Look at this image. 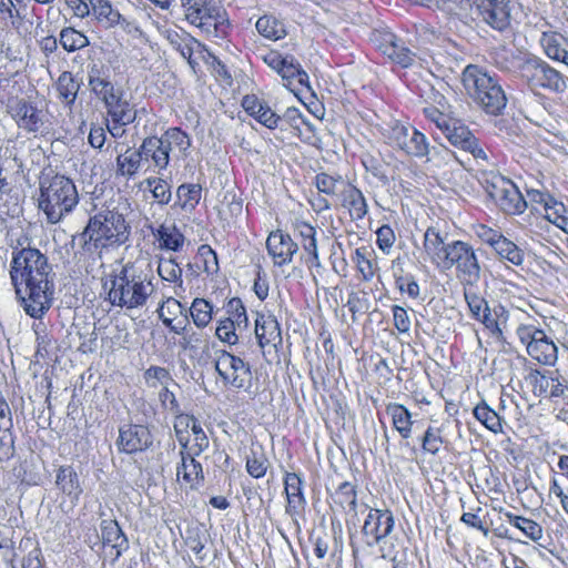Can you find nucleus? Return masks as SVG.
<instances>
[{
	"mask_svg": "<svg viewBox=\"0 0 568 568\" xmlns=\"http://www.w3.org/2000/svg\"><path fill=\"white\" fill-rule=\"evenodd\" d=\"M9 273L26 314L42 318L52 306L54 295L55 274L48 257L36 247L16 248Z\"/></svg>",
	"mask_w": 568,
	"mask_h": 568,
	"instance_id": "nucleus-1",
	"label": "nucleus"
},
{
	"mask_svg": "<svg viewBox=\"0 0 568 568\" xmlns=\"http://www.w3.org/2000/svg\"><path fill=\"white\" fill-rule=\"evenodd\" d=\"M105 301L125 311L142 308L154 291L152 275L139 262L113 268L103 281Z\"/></svg>",
	"mask_w": 568,
	"mask_h": 568,
	"instance_id": "nucleus-2",
	"label": "nucleus"
},
{
	"mask_svg": "<svg viewBox=\"0 0 568 568\" xmlns=\"http://www.w3.org/2000/svg\"><path fill=\"white\" fill-rule=\"evenodd\" d=\"M131 225L119 206L101 207L89 217L83 231L78 235L83 251L88 253L114 250L126 245L131 237Z\"/></svg>",
	"mask_w": 568,
	"mask_h": 568,
	"instance_id": "nucleus-3",
	"label": "nucleus"
},
{
	"mask_svg": "<svg viewBox=\"0 0 568 568\" xmlns=\"http://www.w3.org/2000/svg\"><path fill=\"white\" fill-rule=\"evenodd\" d=\"M78 203L79 194L71 179L55 174L40 180L38 206L44 213L48 223H59Z\"/></svg>",
	"mask_w": 568,
	"mask_h": 568,
	"instance_id": "nucleus-4",
	"label": "nucleus"
},
{
	"mask_svg": "<svg viewBox=\"0 0 568 568\" xmlns=\"http://www.w3.org/2000/svg\"><path fill=\"white\" fill-rule=\"evenodd\" d=\"M463 83L469 97L485 113L494 116L504 113L508 100L496 75L469 64L463 72Z\"/></svg>",
	"mask_w": 568,
	"mask_h": 568,
	"instance_id": "nucleus-5",
	"label": "nucleus"
},
{
	"mask_svg": "<svg viewBox=\"0 0 568 568\" xmlns=\"http://www.w3.org/2000/svg\"><path fill=\"white\" fill-rule=\"evenodd\" d=\"M387 138L394 148L412 158L426 159L430 162L437 158L445 161L452 155L445 146H432L426 135L410 124L396 121L390 126Z\"/></svg>",
	"mask_w": 568,
	"mask_h": 568,
	"instance_id": "nucleus-6",
	"label": "nucleus"
},
{
	"mask_svg": "<svg viewBox=\"0 0 568 568\" xmlns=\"http://www.w3.org/2000/svg\"><path fill=\"white\" fill-rule=\"evenodd\" d=\"M191 138L180 128H169L160 136L151 135L143 139L140 150L144 162H151L158 172L166 170L170 154L178 150L183 156L191 148Z\"/></svg>",
	"mask_w": 568,
	"mask_h": 568,
	"instance_id": "nucleus-7",
	"label": "nucleus"
},
{
	"mask_svg": "<svg viewBox=\"0 0 568 568\" xmlns=\"http://www.w3.org/2000/svg\"><path fill=\"white\" fill-rule=\"evenodd\" d=\"M487 194L506 214H521L527 207V201L519 189L509 179L499 173L490 172L481 179Z\"/></svg>",
	"mask_w": 568,
	"mask_h": 568,
	"instance_id": "nucleus-8",
	"label": "nucleus"
},
{
	"mask_svg": "<svg viewBox=\"0 0 568 568\" xmlns=\"http://www.w3.org/2000/svg\"><path fill=\"white\" fill-rule=\"evenodd\" d=\"M456 268V277L463 286H477L481 276L479 260L473 246L464 241H452L442 267Z\"/></svg>",
	"mask_w": 568,
	"mask_h": 568,
	"instance_id": "nucleus-9",
	"label": "nucleus"
},
{
	"mask_svg": "<svg viewBox=\"0 0 568 568\" xmlns=\"http://www.w3.org/2000/svg\"><path fill=\"white\" fill-rule=\"evenodd\" d=\"M516 335L526 346L527 354L541 365L554 366L558 359V347L545 331L535 324H519Z\"/></svg>",
	"mask_w": 568,
	"mask_h": 568,
	"instance_id": "nucleus-10",
	"label": "nucleus"
},
{
	"mask_svg": "<svg viewBox=\"0 0 568 568\" xmlns=\"http://www.w3.org/2000/svg\"><path fill=\"white\" fill-rule=\"evenodd\" d=\"M215 371L225 385L237 389H246L251 386L252 372L250 364L226 351H221L217 354Z\"/></svg>",
	"mask_w": 568,
	"mask_h": 568,
	"instance_id": "nucleus-11",
	"label": "nucleus"
},
{
	"mask_svg": "<svg viewBox=\"0 0 568 568\" xmlns=\"http://www.w3.org/2000/svg\"><path fill=\"white\" fill-rule=\"evenodd\" d=\"M521 70L530 88H542L556 93L567 88L561 74L540 59L526 60Z\"/></svg>",
	"mask_w": 568,
	"mask_h": 568,
	"instance_id": "nucleus-12",
	"label": "nucleus"
},
{
	"mask_svg": "<svg viewBox=\"0 0 568 568\" xmlns=\"http://www.w3.org/2000/svg\"><path fill=\"white\" fill-rule=\"evenodd\" d=\"M395 529V517L389 509L369 508L362 527L365 544L374 547L383 542Z\"/></svg>",
	"mask_w": 568,
	"mask_h": 568,
	"instance_id": "nucleus-13",
	"label": "nucleus"
},
{
	"mask_svg": "<svg viewBox=\"0 0 568 568\" xmlns=\"http://www.w3.org/2000/svg\"><path fill=\"white\" fill-rule=\"evenodd\" d=\"M463 287L464 298L471 317L483 323L494 335H501V329L496 317L499 316L498 310L504 314L505 308L503 306L495 307L493 313L486 298L478 293L477 286L466 285Z\"/></svg>",
	"mask_w": 568,
	"mask_h": 568,
	"instance_id": "nucleus-14",
	"label": "nucleus"
},
{
	"mask_svg": "<svg viewBox=\"0 0 568 568\" xmlns=\"http://www.w3.org/2000/svg\"><path fill=\"white\" fill-rule=\"evenodd\" d=\"M162 34L172 49L178 51L181 57L187 61L192 70L195 71L197 67V62L193 59V55L205 59V52H207L205 45L185 30L169 28L165 29Z\"/></svg>",
	"mask_w": 568,
	"mask_h": 568,
	"instance_id": "nucleus-15",
	"label": "nucleus"
},
{
	"mask_svg": "<svg viewBox=\"0 0 568 568\" xmlns=\"http://www.w3.org/2000/svg\"><path fill=\"white\" fill-rule=\"evenodd\" d=\"M153 444V436L146 426L139 424H124L119 427L116 446L120 453L135 454L149 449Z\"/></svg>",
	"mask_w": 568,
	"mask_h": 568,
	"instance_id": "nucleus-16",
	"label": "nucleus"
},
{
	"mask_svg": "<svg viewBox=\"0 0 568 568\" xmlns=\"http://www.w3.org/2000/svg\"><path fill=\"white\" fill-rule=\"evenodd\" d=\"M91 13L104 28L121 27L126 33L138 32L139 27L134 21L128 20L109 0H89Z\"/></svg>",
	"mask_w": 568,
	"mask_h": 568,
	"instance_id": "nucleus-17",
	"label": "nucleus"
},
{
	"mask_svg": "<svg viewBox=\"0 0 568 568\" xmlns=\"http://www.w3.org/2000/svg\"><path fill=\"white\" fill-rule=\"evenodd\" d=\"M267 253L273 260L275 266H284L292 262L298 246L292 240L291 235L281 230L270 233L266 240Z\"/></svg>",
	"mask_w": 568,
	"mask_h": 568,
	"instance_id": "nucleus-18",
	"label": "nucleus"
},
{
	"mask_svg": "<svg viewBox=\"0 0 568 568\" xmlns=\"http://www.w3.org/2000/svg\"><path fill=\"white\" fill-rule=\"evenodd\" d=\"M8 113L20 129L28 132H38L43 122L41 112L23 99H16L8 104Z\"/></svg>",
	"mask_w": 568,
	"mask_h": 568,
	"instance_id": "nucleus-19",
	"label": "nucleus"
},
{
	"mask_svg": "<svg viewBox=\"0 0 568 568\" xmlns=\"http://www.w3.org/2000/svg\"><path fill=\"white\" fill-rule=\"evenodd\" d=\"M480 20L496 31L504 32L510 27V8L508 0H495L485 6H477Z\"/></svg>",
	"mask_w": 568,
	"mask_h": 568,
	"instance_id": "nucleus-20",
	"label": "nucleus"
},
{
	"mask_svg": "<svg viewBox=\"0 0 568 568\" xmlns=\"http://www.w3.org/2000/svg\"><path fill=\"white\" fill-rule=\"evenodd\" d=\"M101 544L110 547L111 556L118 559L129 548V541L115 519H103L100 524Z\"/></svg>",
	"mask_w": 568,
	"mask_h": 568,
	"instance_id": "nucleus-21",
	"label": "nucleus"
},
{
	"mask_svg": "<svg viewBox=\"0 0 568 568\" xmlns=\"http://www.w3.org/2000/svg\"><path fill=\"white\" fill-rule=\"evenodd\" d=\"M243 109L261 124L268 129L281 128L282 118L277 115L264 101L255 95H245L242 100Z\"/></svg>",
	"mask_w": 568,
	"mask_h": 568,
	"instance_id": "nucleus-22",
	"label": "nucleus"
},
{
	"mask_svg": "<svg viewBox=\"0 0 568 568\" xmlns=\"http://www.w3.org/2000/svg\"><path fill=\"white\" fill-rule=\"evenodd\" d=\"M304 481L300 474L286 473L284 476V491L287 498L286 513L290 515L298 514L306 505V498L303 493Z\"/></svg>",
	"mask_w": 568,
	"mask_h": 568,
	"instance_id": "nucleus-23",
	"label": "nucleus"
},
{
	"mask_svg": "<svg viewBox=\"0 0 568 568\" xmlns=\"http://www.w3.org/2000/svg\"><path fill=\"white\" fill-rule=\"evenodd\" d=\"M55 486L72 503H78L83 491L79 475L70 465H62L57 469Z\"/></svg>",
	"mask_w": 568,
	"mask_h": 568,
	"instance_id": "nucleus-24",
	"label": "nucleus"
},
{
	"mask_svg": "<svg viewBox=\"0 0 568 568\" xmlns=\"http://www.w3.org/2000/svg\"><path fill=\"white\" fill-rule=\"evenodd\" d=\"M446 236L435 227H428L424 234V247L432 262L442 266L446 260V254L452 247V242H445Z\"/></svg>",
	"mask_w": 568,
	"mask_h": 568,
	"instance_id": "nucleus-25",
	"label": "nucleus"
},
{
	"mask_svg": "<svg viewBox=\"0 0 568 568\" xmlns=\"http://www.w3.org/2000/svg\"><path fill=\"white\" fill-rule=\"evenodd\" d=\"M342 205L348 210L353 221L363 220L368 213V205L363 192L352 183L345 185L341 195Z\"/></svg>",
	"mask_w": 568,
	"mask_h": 568,
	"instance_id": "nucleus-26",
	"label": "nucleus"
},
{
	"mask_svg": "<svg viewBox=\"0 0 568 568\" xmlns=\"http://www.w3.org/2000/svg\"><path fill=\"white\" fill-rule=\"evenodd\" d=\"M194 456L193 453L181 450V464L176 467L178 477L182 475L191 489H197L204 480L202 465Z\"/></svg>",
	"mask_w": 568,
	"mask_h": 568,
	"instance_id": "nucleus-27",
	"label": "nucleus"
},
{
	"mask_svg": "<svg viewBox=\"0 0 568 568\" xmlns=\"http://www.w3.org/2000/svg\"><path fill=\"white\" fill-rule=\"evenodd\" d=\"M383 39L386 40L384 54L403 68L410 67L415 61V53L405 45V43L392 32H384Z\"/></svg>",
	"mask_w": 568,
	"mask_h": 568,
	"instance_id": "nucleus-28",
	"label": "nucleus"
},
{
	"mask_svg": "<svg viewBox=\"0 0 568 568\" xmlns=\"http://www.w3.org/2000/svg\"><path fill=\"white\" fill-rule=\"evenodd\" d=\"M255 336L261 348L271 343H281L282 335L277 320L272 315H258L255 321Z\"/></svg>",
	"mask_w": 568,
	"mask_h": 568,
	"instance_id": "nucleus-29",
	"label": "nucleus"
},
{
	"mask_svg": "<svg viewBox=\"0 0 568 568\" xmlns=\"http://www.w3.org/2000/svg\"><path fill=\"white\" fill-rule=\"evenodd\" d=\"M385 410L386 414L390 416L392 425L394 429L398 432L402 439H409L412 437L414 420L408 408L399 403H388Z\"/></svg>",
	"mask_w": 568,
	"mask_h": 568,
	"instance_id": "nucleus-30",
	"label": "nucleus"
},
{
	"mask_svg": "<svg viewBox=\"0 0 568 568\" xmlns=\"http://www.w3.org/2000/svg\"><path fill=\"white\" fill-rule=\"evenodd\" d=\"M194 26L200 28L210 39H223L229 31L226 12L222 7L204 17L202 21L195 22Z\"/></svg>",
	"mask_w": 568,
	"mask_h": 568,
	"instance_id": "nucleus-31",
	"label": "nucleus"
},
{
	"mask_svg": "<svg viewBox=\"0 0 568 568\" xmlns=\"http://www.w3.org/2000/svg\"><path fill=\"white\" fill-rule=\"evenodd\" d=\"M280 75L283 81H285V87L290 88L292 91L296 89V84L301 88L311 90L308 74L303 70L300 62L293 55L287 54Z\"/></svg>",
	"mask_w": 568,
	"mask_h": 568,
	"instance_id": "nucleus-32",
	"label": "nucleus"
},
{
	"mask_svg": "<svg viewBox=\"0 0 568 568\" xmlns=\"http://www.w3.org/2000/svg\"><path fill=\"white\" fill-rule=\"evenodd\" d=\"M151 231L162 250L179 252L184 244L185 237L175 224H161L156 229L152 227Z\"/></svg>",
	"mask_w": 568,
	"mask_h": 568,
	"instance_id": "nucleus-33",
	"label": "nucleus"
},
{
	"mask_svg": "<svg viewBox=\"0 0 568 568\" xmlns=\"http://www.w3.org/2000/svg\"><path fill=\"white\" fill-rule=\"evenodd\" d=\"M181 6L185 19L192 24L221 8L219 0H181Z\"/></svg>",
	"mask_w": 568,
	"mask_h": 568,
	"instance_id": "nucleus-34",
	"label": "nucleus"
},
{
	"mask_svg": "<svg viewBox=\"0 0 568 568\" xmlns=\"http://www.w3.org/2000/svg\"><path fill=\"white\" fill-rule=\"evenodd\" d=\"M116 174L126 179L133 178L144 162L140 146L135 150L128 148L116 156Z\"/></svg>",
	"mask_w": 568,
	"mask_h": 568,
	"instance_id": "nucleus-35",
	"label": "nucleus"
},
{
	"mask_svg": "<svg viewBox=\"0 0 568 568\" xmlns=\"http://www.w3.org/2000/svg\"><path fill=\"white\" fill-rule=\"evenodd\" d=\"M54 87L60 101L65 106L71 108L74 104L80 90V84L74 80L73 74L69 71L62 72Z\"/></svg>",
	"mask_w": 568,
	"mask_h": 568,
	"instance_id": "nucleus-36",
	"label": "nucleus"
},
{
	"mask_svg": "<svg viewBox=\"0 0 568 568\" xmlns=\"http://www.w3.org/2000/svg\"><path fill=\"white\" fill-rule=\"evenodd\" d=\"M314 183L320 193L328 196H341L345 185H349L341 174L331 175L326 172L317 173Z\"/></svg>",
	"mask_w": 568,
	"mask_h": 568,
	"instance_id": "nucleus-37",
	"label": "nucleus"
},
{
	"mask_svg": "<svg viewBox=\"0 0 568 568\" xmlns=\"http://www.w3.org/2000/svg\"><path fill=\"white\" fill-rule=\"evenodd\" d=\"M185 420V426L190 427L193 435H194V445L192 447L193 455H201L207 447H209V438L206 434L204 433L201 424L194 416H179V422L174 424V429L176 432V435L179 436L180 429H179V423L183 424Z\"/></svg>",
	"mask_w": 568,
	"mask_h": 568,
	"instance_id": "nucleus-38",
	"label": "nucleus"
},
{
	"mask_svg": "<svg viewBox=\"0 0 568 568\" xmlns=\"http://www.w3.org/2000/svg\"><path fill=\"white\" fill-rule=\"evenodd\" d=\"M473 415L488 430L495 434L503 433V418L486 402L477 404L473 409Z\"/></svg>",
	"mask_w": 568,
	"mask_h": 568,
	"instance_id": "nucleus-39",
	"label": "nucleus"
},
{
	"mask_svg": "<svg viewBox=\"0 0 568 568\" xmlns=\"http://www.w3.org/2000/svg\"><path fill=\"white\" fill-rule=\"evenodd\" d=\"M376 546L379 547L382 558L390 560L393 568H399L405 559V547L397 537L390 534L388 538Z\"/></svg>",
	"mask_w": 568,
	"mask_h": 568,
	"instance_id": "nucleus-40",
	"label": "nucleus"
},
{
	"mask_svg": "<svg viewBox=\"0 0 568 568\" xmlns=\"http://www.w3.org/2000/svg\"><path fill=\"white\" fill-rule=\"evenodd\" d=\"M505 516L510 525L519 529L526 537H528L532 541H538L542 538V527L535 520L524 516L515 515L513 513H506Z\"/></svg>",
	"mask_w": 568,
	"mask_h": 568,
	"instance_id": "nucleus-41",
	"label": "nucleus"
},
{
	"mask_svg": "<svg viewBox=\"0 0 568 568\" xmlns=\"http://www.w3.org/2000/svg\"><path fill=\"white\" fill-rule=\"evenodd\" d=\"M202 187L199 184H181L176 190V197L183 211L192 212L201 200Z\"/></svg>",
	"mask_w": 568,
	"mask_h": 568,
	"instance_id": "nucleus-42",
	"label": "nucleus"
},
{
	"mask_svg": "<svg viewBox=\"0 0 568 568\" xmlns=\"http://www.w3.org/2000/svg\"><path fill=\"white\" fill-rule=\"evenodd\" d=\"M255 28L261 36L273 41L286 36L284 23L272 16L261 17L256 21Z\"/></svg>",
	"mask_w": 568,
	"mask_h": 568,
	"instance_id": "nucleus-43",
	"label": "nucleus"
},
{
	"mask_svg": "<svg viewBox=\"0 0 568 568\" xmlns=\"http://www.w3.org/2000/svg\"><path fill=\"white\" fill-rule=\"evenodd\" d=\"M111 122L118 124H131L135 121L138 111L125 98L106 110Z\"/></svg>",
	"mask_w": 568,
	"mask_h": 568,
	"instance_id": "nucleus-44",
	"label": "nucleus"
},
{
	"mask_svg": "<svg viewBox=\"0 0 568 568\" xmlns=\"http://www.w3.org/2000/svg\"><path fill=\"white\" fill-rule=\"evenodd\" d=\"M334 503L342 509L356 513L357 493L356 487L349 481H343L332 496Z\"/></svg>",
	"mask_w": 568,
	"mask_h": 568,
	"instance_id": "nucleus-45",
	"label": "nucleus"
},
{
	"mask_svg": "<svg viewBox=\"0 0 568 568\" xmlns=\"http://www.w3.org/2000/svg\"><path fill=\"white\" fill-rule=\"evenodd\" d=\"M213 305L205 298L196 297L190 307V315L197 328L206 327L212 321Z\"/></svg>",
	"mask_w": 568,
	"mask_h": 568,
	"instance_id": "nucleus-46",
	"label": "nucleus"
},
{
	"mask_svg": "<svg viewBox=\"0 0 568 568\" xmlns=\"http://www.w3.org/2000/svg\"><path fill=\"white\" fill-rule=\"evenodd\" d=\"M60 44L68 52H74L89 45L88 37L72 27H65L60 32Z\"/></svg>",
	"mask_w": 568,
	"mask_h": 568,
	"instance_id": "nucleus-47",
	"label": "nucleus"
},
{
	"mask_svg": "<svg viewBox=\"0 0 568 568\" xmlns=\"http://www.w3.org/2000/svg\"><path fill=\"white\" fill-rule=\"evenodd\" d=\"M443 134L446 139L455 146L460 148L462 150L469 143H471V139L474 134L463 124H459L457 121L452 120L448 124V130H444Z\"/></svg>",
	"mask_w": 568,
	"mask_h": 568,
	"instance_id": "nucleus-48",
	"label": "nucleus"
},
{
	"mask_svg": "<svg viewBox=\"0 0 568 568\" xmlns=\"http://www.w3.org/2000/svg\"><path fill=\"white\" fill-rule=\"evenodd\" d=\"M494 251L500 258L506 260L516 266L521 265L525 260L524 251L505 236L499 241V243H497Z\"/></svg>",
	"mask_w": 568,
	"mask_h": 568,
	"instance_id": "nucleus-49",
	"label": "nucleus"
},
{
	"mask_svg": "<svg viewBox=\"0 0 568 568\" xmlns=\"http://www.w3.org/2000/svg\"><path fill=\"white\" fill-rule=\"evenodd\" d=\"M270 466L268 459L266 458L263 450L251 449L250 455L246 457V471L253 478H262L266 475Z\"/></svg>",
	"mask_w": 568,
	"mask_h": 568,
	"instance_id": "nucleus-50",
	"label": "nucleus"
},
{
	"mask_svg": "<svg viewBox=\"0 0 568 568\" xmlns=\"http://www.w3.org/2000/svg\"><path fill=\"white\" fill-rule=\"evenodd\" d=\"M444 443L442 428L428 426L420 438L422 449L424 453L436 456Z\"/></svg>",
	"mask_w": 568,
	"mask_h": 568,
	"instance_id": "nucleus-51",
	"label": "nucleus"
},
{
	"mask_svg": "<svg viewBox=\"0 0 568 568\" xmlns=\"http://www.w3.org/2000/svg\"><path fill=\"white\" fill-rule=\"evenodd\" d=\"M179 344L184 351L197 352L207 347V335L189 326Z\"/></svg>",
	"mask_w": 568,
	"mask_h": 568,
	"instance_id": "nucleus-52",
	"label": "nucleus"
},
{
	"mask_svg": "<svg viewBox=\"0 0 568 568\" xmlns=\"http://www.w3.org/2000/svg\"><path fill=\"white\" fill-rule=\"evenodd\" d=\"M13 422L0 424V460H9L14 456Z\"/></svg>",
	"mask_w": 568,
	"mask_h": 568,
	"instance_id": "nucleus-53",
	"label": "nucleus"
},
{
	"mask_svg": "<svg viewBox=\"0 0 568 568\" xmlns=\"http://www.w3.org/2000/svg\"><path fill=\"white\" fill-rule=\"evenodd\" d=\"M545 217L561 230L568 226V211L561 202L555 199L545 207Z\"/></svg>",
	"mask_w": 568,
	"mask_h": 568,
	"instance_id": "nucleus-54",
	"label": "nucleus"
},
{
	"mask_svg": "<svg viewBox=\"0 0 568 568\" xmlns=\"http://www.w3.org/2000/svg\"><path fill=\"white\" fill-rule=\"evenodd\" d=\"M226 312L229 314L226 320L231 321L235 327L245 328L247 326L248 318L246 315V308L240 298H231L226 304Z\"/></svg>",
	"mask_w": 568,
	"mask_h": 568,
	"instance_id": "nucleus-55",
	"label": "nucleus"
},
{
	"mask_svg": "<svg viewBox=\"0 0 568 568\" xmlns=\"http://www.w3.org/2000/svg\"><path fill=\"white\" fill-rule=\"evenodd\" d=\"M526 381L531 386L534 395L539 397L548 395L549 385L554 382L551 376H547L538 369L530 371Z\"/></svg>",
	"mask_w": 568,
	"mask_h": 568,
	"instance_id": "nucleus-56",
	"label": "nucleus"
},
{
	"mask_svg": "<svg viewBox=\"0 0 568 568\" xmlns=\"http://www.w3.org/2000/svg\"><path fill=\"white\" fill-rule=\"evenodd\" d=\"M158 273L163 281L179 283L182 286V270L174 258L161 260Z\"/></svg>",
	"mask_w": 568,
	"mask_h": 568,
	"instance_id": "nucleus-57",
	"label": "nucleus"
},
{
	"mask_svg": "<svg viewBox=\"0 0 568 568\" xmlns=\"http://www.w3.org/2000/svg\"><path fill=\"white\" fill-rule=\"evenodd\" d=\"M564 37L559 33L544 32L540 39L545 53L548 58L557 60L565 48H562Z\"/></svg>",
	"mask_w": 568,
	"mask_h": 568,
	"instance_id": "nucleus-58",
	"label": "nucleus"
},
{
	"mask_svg": "<svg viewBox=\"0 0 568 568\" xmlns=\"http://www.w3.org/2000/svg\"><path fill=\"white\" fill-rule=\"evenodd\" d=\"M197 257L203 263V271L209 274L213 275L217 273L219 271V262H217V255L212 250V247L207 244H203L197 250Z\"/></svg>",
	"mask_w": 568,
	"mask_h": 568,
	"instance_id": "nucleus-59",
	"label": "nucleus"
},
{
	"mask_svg": "<svg viewBox=\"0 0 568 568\" xmlns=\"http://www.w3.org/2000/svg\"><path fill=\"white\" fill-rule=\"evenodd\" d=\"M144 379L146 384L156 388L159 384H164L172 381L170 373L166 368L160 366H151L144 372Z\"/></svg>",
	"mask_w": 568,
	"mask_h": 568,
	"instance_id": "nucleus-60",
	"label": "nucleus"
},
{
	"mask_svg": "<svg viewBox=\"0 0 568 568\" xmlns=\"http://www.w3.org/2000/svg\"><path fill=\"white\" fill-rule=\"evenodd\" d=\"M393 322L395 328L400 334H407L410 331L412 322L407 311L399 305L392 306Z\"/></svg>",
	"mask_w": 568,
	"mask_h": 568,
	"instance_id": "nucleus-61",
	"label": "nucleus"
},
{
	"mask_svg": "<svg viewBox=\"0 0 568 568\" xmlns=\"http://www.w3.org/2000/svg\"><path fill=\"white\" fill-rule=\"evenodd\" d=\"M206 535L200 529L187 530L185 544L200 558L203 559L202 550L205 547Z\"/></svg>",
	"mask_w": 568,
	"mask_h": 568,
	"instance_id": "nucleus-62",
	"label": "nucleus"
},
{
	"mask_svg": "<svg viewBox=\"0 0 568 568\" xmlns=\"http://www.w3.org/2000/svg\"><path fill=\"white\" fill-rule=\"evenodd\" d=\"M235 329L236 327L233 325V323L225 318L219 323L215 334L221 342L233 345L237 342Z\"/></svg>",
	"mask_w": 568,
	"mask_h": 568,
	"instance_id": "nucleus-63",
	"label": "nucleus"
},
{
	"mask_svg": "<svg viewBox=\"0 0 568 568\" xmlns=\"http://www.w3.org/2000/svg\"><path fill=\"white\" fill-rule=\"evenodd\" d=\"M357 268L363 275L365 281H369L374 277V267L369 258L366 257L362 248H356L354 257Z\"/></svg>",
	"mask_w": 568,
	"mask_h": 568,
	"instance_id": "nucleus-64",
	"label": "nucleus"
}]
</instances>
